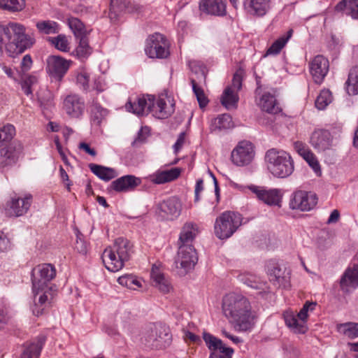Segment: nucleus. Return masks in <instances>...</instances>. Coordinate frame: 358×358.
<instances>
[{"mask_svg":"<svg viewBox=\"0 0 358 358\" xmlns=\"http://www.w3.org/2000/svg\"><path fill=\"white\" fill-rule=\"evenodd\" d=\"M332 101V94L329 90H322L315 100V106L319 110L324 109Z\"/></svg>","mask_w":358,"mask_h":358,"instance_id":"09e8293b","label":"nucleus"},{"mask_svg":"<svg viewBox=\"0 0 358 358\" xmlns=\"http://www.w3.org/2000/svg\"><path fill=\"white\" fill-rule=\"evenodd\" d=\"M243 71L239 69L236 71L234 74L231 85L229 87H231L232 90L238 92L242 88V83H243Z\"/></svg>","mask_w":358,"mask_h":358,"instance_id":"13d9d810","label":"nucleus"},{"mask_svg":"<svg viewBox=\"0 0 358 358\" xmlns=\"http://www.w3.org/2000/svg\"><path fill=\"white\" fill-rule=\"evenodd\" d=\"M45 341V335L38 336L34 341L26 345L21 358H38Z\"/></svg>","mask_w":358,"mask_h":358,"instance_id":"393cba45","label":"nucleus"},{"mask_svg":"<svg viewBox=\"0 0 358 358\" xmlns=\"http://www.w3.org/2000/svg\"><path fill=\"white\" fill-rule=\"evenodd\" d=\"M146 55L150 58H166L169 55L166 38L159 33L151 35L146 41Z\"/></svg>","mask_w":358,"mask_h":358,"instance_id":"9b49d317","label":"nucleus"},{"mask_svg":"<svg viewBox=\"0 0 358 358\" xmlns=\"http://www.w3.org/2000/svg\"><path fill=\"white\" fill-rule=\"evenodd\" d=\"M141 183L140 178L126 175L113 180L110 185V188L117 192H127L134 190Z\"/></svg>","mask_w":358,"mask_h":358,"instance_id":"6ab92c4d","label":"nucleus"},{"mask_svg":"<svg viewBox=\"0 0 358 358\" xmlns=\"http://www.w3.org/2000/svg\"><path fill=\"white\" fill-rule=\"evenodd\" d=\"M316 305L317 303L315 302L306 301L303 306L302 307V308L299 312V313L297 314V317L300 320L303 322L304 324H306V322L308 316V313L309 311L314 310Z\"/></svg>","mask_w":358,"mask_h":358,"instance_id":"5fc2aeb1","label":"nucleus"},{"mask_svg":"<svg viewBox=\"0 0 358 358\" xmlns=\"http://www.w3.org/2000/svg\"><path fill=\"white\" fill-rule=\"evenodd\" d=\"M266 270L269 280L277 287L288 288L290 285V271L286 267H282L274 260L266 263Z\"/></svg>","mask_w":358,"mask_h":358,"instance_id":"f8f14e48","label":"nucleus"},{"mask_svg":"<svg viewBox=\"0 0 358 358\" xmlns=\"http://www.w3.org/2000/svg\"><path fill=\"white\" fill-rule=\"evenodd\" d=\"M71 62L60 56L50 55L47 59V72L57 80H61L67 73Z\"/></svg>","mask_w":358,"mask_h":358,"instance_id":"2eb2a0df","label":"nucleus"},{"mask_svg":"<svg viewBox=\"0 0 358 358\" xmlns=\"http://www.w3.org/2000/svg\"><path fill=\"white\" fill-rule=\"evenodd\" d=\"M340 287L346 293L358 287V265H354L345 271L340 280Z\"/></svg>","mask_w":358,"mask_h":358,"instance_id":"aec40b11","label":"nucleus"},{"mask_svg":"<svg viewBox=\"0 0 358 358\" xmlns=\"http://www.w3.org/2000/svg\"><path fill=\"white\" fill-rule=\"evenodd\" d=\"M159 209L167 215L171 216L172 218L178 217L181 212L182 205L177 197L173 196L161 203Z\"/></svg>","mask_w":358,"mask_h":358,"instance_id":"bb28decb","label":"nucleus"},{"mask_svg":"<svg viewBox=\"0 0 358 358\" xmlns=\"http://www.w3.org/2000/svg\"><path fill=\"white\" fill-rule=\"evenodd\" d=\"M303 159L307 162L309 166L313 169L316 174L321 173V169L320 164L315 156V155L310 152L308 153Z\"/></svg>","mask_w":358,"mask_h":358,"instance_id":"4d7b16f0","label":"nucleus"},{"mask_svg":"<svg viewBox=\"0 0 358 358\" xmlns=\"http://www.w3.org/2000/svg\"><path fill=\"white\" fill-rule=\"evenodd\" d=\"M10 242L7 236L0 231V252H6L10 248Z\"/></svg>","mask_w":358,"mask_h":358,"instance_id":"e2e57ef3","label":"nucleus"},{"mask_svg":"<svg viewBox=\"0 0 358 358\" xmlns=\"http://www.w3.org/2000/svg\"><path fill=\"white\" fill-rule=\"evenodd\" d=\"M224 352H210L209 358H231L234 353L233 349H225Z\"/></svg>","mask_w":358,"mask_h":358,"instance_id":"338daca9","label":"nucleus"},{"mask_svg":"<svg viewBox=\"0 0 358 358\" xmlns=\"http://www.w3.org/2000/svg\"><path fill=\"white\" fill-rule=\"evenodd\" d=\"M294 148L297 153L303 158L305 157L308 153L311 152L307 145L301 141L294 142Z\"/></svg>","mask_w":358,"mask_h":358,"instance_id":"bf43d9fd","label":"nucleus"},{"mask_svg":"<svg viewBox=\"0 0 358 358\" xmlns=\"http://www.w3.org/2000/svg\"><path fill=\"white\" fill-rule=\"evenodd\" d=\"M285 322L286 325L292 329L295 333L305 334L307 327L303 322L300 320L297 315L292 313H287L285 315Z\"/></svg>","mask_w":358,"mask_h":358,"instance_id":"58836bf2","label":"nucleus"},{"mask_svg":"<svg viewBox=\"0 0 358 358\" xmlns=\"http://www.w3.org/2000/svg\"><path fill=\"white\" fill-rule=\"evenodd\" d=\"M181 173V169L178 167L171 168L168 170H158L150 176L152 182L157 185L169 182L177 179Z\"/></svg>","mask_w":358,"mask_h":358,"instance_id":"b1692460","label":"nucleus"},{"mask_svg":"<svg viewBox=\"0 0 358 358\" xmlns=\"http://www.w3.org/2000/svg\"><path fill=\"white\" fill-rule=\"evenodd\" d=\"M117 282L122 286L130 289H136L141 287V283L137 278L132 275H125L118 278Z\"/></svg>","mask_w":358,"mask_h":358,"instance_id":"8fccbe9b","label":"nucleus"},{"mask_svg":"<svg viewBox=\"0 0 358 358\" xmlns=\"http://www.w3.org/2000/svg\"><path fill=\"white\" fill-rule=\"evenodd\" d=\"M198 232V228L195 224L185 223L180 234L178 245H192Z\"/></svg>","mask_w":358,"mask_h":358,"instance_id":"c756f323","label":"nucleus"},{"mask_svg":"<svg viewBox=\"0 0 358 358\" xmlns=\"http://www.w3.org/2000/svg\"><path fill=\"white\" fill-rule=\"evenodd\" d=\"M89 169L99 178L104 181H109L117 176V171L110 167L96 164H90Z\"/></svg>","mask_w":358,"mask_h":358,"instance_id":"72a5a7b5","label":"nucleus"},{"mask_svg":"<svg viewBox=\"0 0 358 358\" xmlns=\"http://www.w3.org/2000/svg\"><path fill=\"white\" fill-rule=\"evenodd\" d=\"M203 339L210 352H224L225 349H232L226 347L222 341L210 333L204 331L203 333Z\"/></svg>","mask_w":358,"mask_h":358,"instance_id":"f704fd0d","label":"nucleus"},{"mask_svg":"<svg viewBox=\"0 0 358 358\" xmlns=\"http://www.w3.org/2000/svg\"><path fill=\"white\" fill-rule=\"evenodd\" d=\"M257 197L269 206H279L281 197L278 189H266L264 187L253 186L250 188Z\"/></svg>","mask_w":358,"mask_h":358,"instance_id":"412c9836","label":"nucleus"},{"mask_svg":"<svg viewBox=\"0 0 358 358\" xmlns=\"http://www.w3.org/2000/svg\"><path fill=\"white\" fill-rule=\"evenodd\" d=\"M317 203L316 194L312 192L298 190L292 195L289 207L293 210L309 211L316 206Z\"/></svg>","mask_w":358,"mask_h":358,"instance_id":"4468645a","label":"nucleus"},{"mask_svg":"<svg viewBox=\"0 0 358 358\" xmlns=\"http://www.w3.org/2000/svg\"><path fill=\"white\" fill-rule=\"evenodd\" d=\"M142 343L150 349H162L171 344V335L163 326H155L145 332L141 338Z\"/></svg>","mask_w":358,"mask_h":358,"instance_id":"0eeeda50","label":"nucleus"},{"mask_svg":"<svg viewBox=\"0 0 358 358\" xmlns=\"http://www.w3.org/2000/svg\"><path fill=\"white\" fill-rule=\"evenodd\" d=\"M345 85L349 95L358 94V66L350 69Z\"/></svg>","mask_w":358,"mask_h":358,"instance_id":"ea45409f","label":"nucleus"},{"mask_svg":"<svg viewBox=\"0 0 358 358\" xmlns=\"http://www.w3.org/2000/svg\"><path fill=\"white\" fill-rule=\"evenodd\" d=\"M335 10L358 20V0H341L336 6Z\"/></svg>","mask_w":358,"mask_h":358,"instance_id":"2f4dec72","label":"nucleus"},{"mask_svg":"<svg viewBox=\"0 0 358 358\" xmlns=\"http://www.w3.org/2000/svg\"><path fill=\"white\" fill-rule=\"evenodd\" d=\"M75 249L82 255H86L87 252V244L81 238V235H77V239L75 244Z\"/></svg>","mask_w":358,"mask_h":358,"instance_id":"052dcab7","label":"nucleus"},{"mask_svg":"<svg viewBox=\"0 0 358 358\" xmlns=\"http://www.w3.org/2000/svg\"><path fill=\"white\" fill-rule=\"evenodd\" d=\"M63 104L64 111L71 118L80 119L85 113V101L76 94L66 96L64 99Z\"/></svg>","mask_w":358,"mask_h":358,"instance_id":"dca6fc26","label":"nucleus"},{"mask_svg":"<svg viewBox=\"0 0 358 358\" xmlns=\"http://www.w3.org/2000/svg\"><path fill=\"white\" fill-rule=\"evenodd\" d=\"M79 44L76 49L77 57L81 59H87L92 53V48L89 45L87 36L79 38Z\"/></svg>","mask_w":358,"mask_h":358,"instance_id":"49530a36","label":"nucleus"},{"mask_svg":"<svg viewBox=\"0 0 358 358\" xmlns=\"http://www.w3.org/2000/svg\"><path fill=\"white\" fill-rule=\"evenodd\" d=\"M271 0H243V6L245 11L254 16H264L268 9Z\"/></svg>","mask_w":358,"mask_h":358,"instance_id":"5701e85b","label":"nucleus"},{"mask_svg":"<svg viewBox=\"0 0 358 358\" xmlns=\"http://www.w3.org/2000/svg\"><path fill=\"white\" fill-rule=\"evenodd\" d=\"M90 76L87 73L80 71L76 76V83L79 85L80 88L83 90H87L89 89Z\"/></svg>","mask_w":358,"mask_h":358,"instance_id":"6e6d98bb","label":"nucleus"},{"mask_svg":"<svg viewBox=\"0 0 358 358\" xmlns=\"http://www.w3.org/2000/svg\"><path fill=\"white\" fill-rule=\"evenodd\" d=\"M233 127L232 118L229 114H222L211 120L210 130L211 133H219Z\"/></svg>","mask_w":358,"mask_h":358,"instance_id":"473e14b6","label":"nucleus"},{"mask_svg":"<svg viewBox=\"0 0 358 358\" xmlns=\"http://www.w3.org/2000/svg\"><path fill=\"white\" fill-rule=\"evenodd\" d=\"M15 128L11 124L0 127V148L6 145L15 136Z\"/></svg>","mask_w":358,"mask_h":358,"instance_id":"79ce46f5","label":"nucleus"},{"mask_svg":"<svg viewBox=\"0 0 358 358\" xmlns=\"http://www.w3.org/2000/svg\"><path fill=\"white\" fill-rule=\"evenodd\" d=\"M338 330L350 338L358 337V323L345 322L337 326Z\"/></svg>","mask_w":358,"mask_h":358,"instance_id":"a18cd8bd","label":"nucleus"},{"mask_svg":"<svg viewBox=\"0 0 358 358\" xmlns=\"http://www.w3.org/2000/svg\"><path fill=\"white\" fill-rule=\"evenodd\" d=\"M36 27L39 32L44 34H52L59 32V27L57 22L50 20L40 21L36 23Z\"/></svg>","mask_w":358,"mask_h":358,"instance_id":"de8ad7c7","label":"nucleus"},{"mask_svg":"<svg viewBox=\"0 0 358 358\" xmlns=\"http://www.w3.org/2000/svg\"><path fill=\"white\" fill-rule=\"evenodd\" d=\"M264 158L267 170L275 178H285L294 172V160L290 154L283 150L271 148L266 151Z\"/></svg>","mask_w":358,"mask_h":358,"instance_id":"39448f33","label":"nucleus"},{"mask_svg":"<svg viewBox=\"0 0 358 358\" xmlns=\"http://www.w3.org/2000/svg\"><path fill=\"white\" fill-rule=\"evenodd\" d=\"M36 43L33 34L27 33L26 27L20 23L10 22L0 25V43L4 44L10 57L23 53Z\"/></svg>","mask_w":358,"mask_h":358,"instance_id":"f03ea898","label":"nucleus"},{"mask_svg":"<svg viewBox=\"0 0 358 358\" xmlns=\"http://www.w3.org/2000/svg\"><path fill=\"white\" fill-rule=\"evenodd\" d=\"M185 133L181 132L178 136L176 142L173 145V151L175 154H177L179 150L182 148L185 143Z\"/></svg>","mask_w":358,"mask_h":358,"instance_id":"69168bd1","label":"nucleus"},{"mask_svg":"<svg viewBox=\"0 0 358 358\" xmlns=\"http://www.w3.org/2000/svg\"><path fill=\"white\" fill-rule=\"evenodd\" d=\"M126 7L125 0H110L108 17L112 21H116Z\"/></svg>","mask_w":358,"mask_h":358,"instance_id":"a19ab883","label":"nucleus"},{"mask_svg":"<svg viewBox=\"0 0 358 358\" xmlns=\"http://www.w3.org/2000/svg\"><path fill=\"white\" fill-rule=\"evenodd\" d=\"M133 253V245L127 238L120 237L113 245L106 248L101 256L106 268L111 272L122 269Z\"/></svg>","mask_w":358,"mask_h":358,"instance_id":"20e7f679","label":"nucleus"},{"mask_svg":"<svg viewBox=\"0 0 358 358\" xmlns=\"http://www.w3.org/2000/svg\"><path fill=\"white\" fill-rule=\"evenodd\" d=\"M91 103L90 122L93 125L99 126L107 115L108 111L95 99H93Z\"/></svg>","mask_w":358,"mask_h":358,"instance_id":"c9c22d12","label":"nucleus"},{"mask_svg":"<svg viewBox=\"0 0 358 358\" xmlns=\"http://www.w3.org/2000/svg\"><path fill=\"white\" fill-rule=\"evenodd\" d=\"M293 29H289L287 33L281 36H280L277 40H275L271 45L266 50V55H276L280 52L282 49L285 46L287 43L291 38L293 35Z\"/></svg>","mask_w":358,"mask_h":358,"instance_id":"4c0bfd02","label":"nucleus"},{"mask_svg":"<svg viewBox=\"0 0 358 358\" xmlns=\"http://www.w3.org/2000/svg\"><path fill=\"white\" fill-rule=\"evenodd\" d=\"M199 9L210 15L223 16L226 14V6L222 0H200Z\"/></svg>","mask_w":358,"mask_h":358,"instance_id":"4be33fe9","label":"nucleus"},{"mask_svg":"<svg viewBox=\"0 0 358 358\" xmlns=\"http://www.w3.org/2000/svg\"><path fill=\"white\" fill-rule=\"evenodd\" d=\"M242 215L234 211H225L215 220L214 231L219 239L231 237L242 224Z\"/></svg>","mask_w":358,"mask_h":358,"instance_id":"423d86ee","label":"nucleus"},{"mask_svg":"<svg viewBox=\"0 0 358 358\" xmlns=\"http://www.w3.org/2000/svg\"><path fill=\"white\" fill-rule=\"evenodd\" d=\"M23 150L22 145L19 142H13L8 145H4L1 147L0 150V155L6 160H8L9 162H15Z\"/></svg>","mask_w":358,"mask_h":358,"instance_id":"c85d7f7f","label":"nucleus"},{"mask_svg":"<svg viewBox=\"0 0 358 358\" xmlns=\"http://www.w3.org/2000/svg\"><path fill=\"white\" fill-rule=\"evenodd\" d=\"M25 5V0H0V8L10 12L21 11Z\"/></svg>","mask_w":358,"mask_h":358,"instance_id":"c03bdc74","label":"nucleus"},{"mask_svg":"<svg viewBox=\"0 0 358 358\" xmlns=\"http://www.w3.org/2000/svg\"><path fill=\"white\" fill-rule=\"evenodd\" d=\"M191 84L193 92L196 96L199 106L201 108L206 107L208 103V100L204 94L203 90L197 85L194 79H191Z\"/></svg>","mask_w":358,"mask_h":358,"instance_id":"3c124183","label":"nucleus"},{"mask_svg":"<svg viewBox=\"0 0 358 358\" xmlns=\"http://www.w3.org/2000/svg\"><path fill=\"white\" fill-rule=\"evenodd\" d=\"M254 157L253 144L245 140L238 142L231 154L232 163L238 166L248 165L252 161Z\"/></svg>","mask_w":358,"mask_h":358,"instance_id":"ddd939ff","label":"nucleus"},{"mask_svg":"<svg viewBox=\"0 0 358 358\" xmlns=\"http://www.w3.org/2000/svg\"><path fill=\"white\" fill-rule=\"evenodd\" d=\"M183 338L185 341H189L194 344L200 345L202 343L201 338L189 331H184Z\"/></svg>","mask_w":358,"mask_h":358,"instance_id":"680f3d73","label":"nucleus"},{"mask_svg":"<svg viewBox=\"0 0 358 358\" xmlns=\"http://www.w3.org/2000/svg\"><path fill=\"white\" fill-rule=\"evenodd\" d=\"M125 108L127 110L138 116L152 113L158 119H166L175 111V101L166 94H162L157 99L152 95L147 94L136 98L134 102L129 101Z\"/></svg>","mask_w":358,"mask_h":358,"instance_id":"f257e3e1","label":"nucleus"},{"mask_svg":"<svg viewBox=\"0 0 358 358\" xmlns=\"http://www.w3.org/2000/svg\"><path fill=\"white\" fill-rule=\"evenodd\" d=\"M32 63L33 62L31 55H24L20 63L21 71L23 73L28 71L31 69Z\"/></svg>","mask_w":358,"mask_h":358,"instance_id":"0e129e2a","label":"nucleus"},{"mask_svg":"<svg viewBox=\"0 0 358 358\" xmlns=\"http://www.w3.org/2000/svg\"><path fill=\"white\" fill-rule=\"evenodd\" d=\"M203 190V180L200 178L196 182L194 189V201L198 202L200 200V193Z\"/></svg>","mask_w":358,"mask_h":358,"instance_id":"774afa93","label":"nucleus"},{"mask_svg":"<svg viewBox=\"0 0 358 358\" xmlns=\"http://www.w3.org/2000/svg\"><path fill=\"white\" fill-rule=\"evenodd\" d=\"M56 275L55 267L51 264H39L31 271L32 289L35 295L39 294V290H43L48 287Z\"/></svg>","mask_w":358,"mask_h":358,"instance_id":"6e6552de","label":"nucleus"},{"mask_svg":"<svg viewBox=\"0 0 358 358\" xmlns=\"http://www.w3.org/2000/svg\"><path fill=\"white\" fill-rule=\"evenodd\" d=\"M329 60L322 55H317L310 63V72L314 82L321 84L329 71Z\"/></svg>","mask_w":358,"mask_h":358,"instance_id":"f3484780","label":"nucleus"},{"mask_svg":"<svg viewBox=\"0 0 358 358\" xmlns=\"http://www.w3.org/2000/svg\"><path fill=\"white\" fill-rule=\"evenodd\" d=\"M50 41L60 51L68 52L69 50L68 40L64 35L60 34L57 37L52 38Z\"/></svg>","mask_w":358,"mask_h":358,"instance_id":"864d4df0","label":"nucleus"},{"mask_svg":"<svg viewBox=\"0 0 358 358\" xmlns=\"http://www.w3.org/2000/svg\"><path fill=\"white\" fill-rule=\"evenodd\" d=\"M150 276L153 281V285L162 293H168L171 289V284L159 267L154 264L152 267Z\"/></svg>","mask_w":358,"mask_h":358,"instance_id":"a878e982","label":"nucleus"},{"mask_svg":"<svg viewBox=\"0 0 358 358\" xmlns=\"http://www.w3.org/2000/svg\"><path fill=\"white\" fill-rule=\"evenodd\" d=\"M332 141V136L329 131L318 129L311 134L310 143L318 152H323L331 148Z\"/></svg>","mask_w":358,"mask_h":358,"instance_id":"a211bd4d","label":"nucleus"},{"mask_svg":"<svg viewBox=\"0 0 358 358\" xmlns=\"http://www.w3.org/2000/svg\"><path fill=\"white\" fill-rule=\"evenodd\" d=\"M257 104L263 111L268 113L275 114L280 111L275 96L269 92L263 94Z\"/></svg>","mask_w":358,"mask_h":358,"instance_id":"7c9ffc66","label":"nucleus"},{"mask_svg":"<svg viewBox=\"0 0 358 358\" xmlns=\"http://www.w3.org/2000/svg\"><path fill=\"white\" fill-rule=\"evenodd\" d=\"M40 292H43V294L40 295L38 301L35 303V308L33 309V313L36 316L42 315L44 308L52 302L55 290L47 287L43 290H39Z\"/></svg>","mask_w":358,"mask_h":358,"instance_id":"cd10ccee","label":"nucleus"},{"mask_svg":"<svg viewBox=\"0 0 358 358\" xmlns=\"http://www.w3.org/2000/svg\"><path fill=\"white\" fill-rule=\"evenodd\" d=\"M222 311L229 322L241 331H247L252 327L251 306L242 295L230 293L222 300Z\"/></svg>","mask_w":358,"mask_h":358,"instance_id":"7ed1b4c3","label":"nucleus"},{"mask_svg":"<svg viewBox=\"0 0 358 358\" xmlns=\"http://www.w3.org/2000/svg\"><path fill=\"white\" fill-rule=\"evenodd\" d=\"M198 262V257L192 245H180L175 264L177 268L181 269L185 275L192 271Z\"/></svg>","mask_w":358,"mask_h":358,"instance_id":"1a4fd4ad","label":"nucleus"},{"mask_svg":"<svg viewBox=\"0 0 358 358\" xmlns=\"http://www.w3.org/2000/svg\"><path fill=\"white\" fill-rule=\"evenodd\" d=\"M238 100V92L233 90L231 87H227L220 98L221 103L228 110L236 108Z\"/></svg>","mask_w":358,"mask_h":358,"instance_id":"e433bc0d","label":"nucleus"},{"mask_svg":"<svg viewBox=\"0 0 358 358\" xmlns=\"http://www.w3.org/2000/svg\"><path fill=\"white\" fill-rule=\"evenodd\" d=\"M32 202V196L29 194L24 197H20L16 194L10 196L3 206L6 216L17 217L22 216L29 210Z\"/></svg>","mask_w":358,"mask_h":358,"instance_id":"9d476101","label":"nucleus"},{"mask_svg":"<svg viewBox=\"0 0 358 358\" xmlns=\"http://www.w3.org/2000/svg\"><path fill=\"white\" fill-rule=\"evenodd\" d=\"M69 28L73 31L74 36L77 38L87 36V31L84 24L76 17H70L68 20Z\"/></svg>","mask_w":358,"mask_h":358,"instance_id":"37998d69","label":"nucleus"},{"mask_svg":"<svg viewBox=\"0 0 358 358\" xmlns=\"http://www.w3.org/2000/svg\"><path fill=\"white\" fill-rule=\"evenodd\" d=\"M239 278L241 282L253 289H259L262 287V282L255 275L252 274L241 275Z\"/></svg>","mask_w":358,"mask_h":358,"instance_id":"603ef678","label":"nucleus"}]
</instances>
